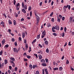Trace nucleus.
Returning <instances> with one entry per match:
<instances>
[{"label":"nucleus","mask_w":74,"mask_h":74,"mask_svg":"<svg viewBox=\"0 0 74 74\" xmlns=\"http://www.w3.org/2000/svg\"><path fill=\"white\" fill-rule=\"evenodd\" d=\"M34 14L36 16V18L37 19L36 20L37 21V23H38V22H39V21H40V17H39V16L37 15V14H38L37 13V12H35L34 13Z\"/></svg>","instance_id":"nucleus-1"},{"label":"nucleus","mask_w":74,"mask_h":74,"mask_svg":"<svg viewBox=\"0 0 74 74\" xmlns=\"http://www.w3.org/2000/svg\"><path fill=\"white\" fill-rule=\"evenodd\" d=\"M42 74H45V71L46 74H49L48 71H47V69H42Z\"/></svg>","instance_id":"nucleus-2"},{"label":"nucleus","mask_w":74,"mask_h":74,"mask_svg":"<svg viewBox=\"0 0 74 74\" xmlns=\"http://www.w3.org/2000/svg\"><path fill=\"white\" fill-rule=\"evenodd\" d=\"M13 50L14 52H16V53H18V49L16 48H14L13 49Z\"/></svg>","instance_id":"nucleus-3"},{"label":"nucleus","mask_w":74,"mask_h":74,"mask_svg":"<svg viewBox=\"0 0 74 74\" xmlns=\"http://www.w3.org/2000/svg\"><path fill=\"white\" fill-rule=\"evenodd\" d=\"M42 34L43 36H45L46 35V31L44 30L43 32H42Z\"/></svg>","instance_id":"nucleus-4"},{"label":"nucleus","mask_w":74,"mask_h":74,"mask_svg":"<svg viewBox=\"0 0 74 74\" xmlns=\"http://www.w3.org/2000/svg\"><path fill=\"white\" fill-rule=\"evenodd\" d=\"M38 53H39L40 54H42L43 53V52L42 51V50H39V51H38Z\"/></svg>","instance_id":"nucleus-5"},{"label":"nucleus","mask_w":74,"mask_h":74,"mask_svg":"<svg viewBox=\"0 0 74 74\" xmlns=\"http://www.w3.org/2000/svg\"><path fill=\"white\" fill-rule=\"evenodd\" d=\"M22 12H23V13H24V14H25L26 13V11H25V9L23 8L21 10Z\"/></svg>","instance_id":"nucleus-6"},{"label":"nucleus","mask_w":74,"mask_h":74,"mask_svg":"<svg viewBox=\"0 0 74 74\" xmlns=\"http://www.w3.org/2000/svg\"><path fill=\"white\" fill-rule=\"evenodd\" d=\"M56 27V29L57 30H59V26L58 25H56L55 26Z\"/></svg>","instance_id":"nucleus-7"},{"label":"nucleus","mask_w":74,"mask_h":74,"mask_svg":"<svg viewBox=\"0 0 74 74\" xmlns=\"http://www.w3.org/2000/svg\"><path fill=\"white\" fill-rule=\"evenodd\" d=\"M38 57L40 60V59H42V56H41V54H39L38 55Z\"/></svg>","instance_id":"nucleus-8"},{"label":"nucleus","mask_w":74,"mask_h":74,"mask_svg":"<svg viewBox=\"0 0 74 74\" xmlns=\"http://www.w3.org/2000/svg\"><path fill=\"white\" fill-rule=\"evenodd\" d=\"M40 61L42 63H45V60L43 59L40 60Z\"/></svg>","instance_id":"nucleus-9"},{"label":"nucleus","mask_w":74,"mask_h":74,"mask_svg":"<svg viewBox=\"0 0 74 74\" xmlns=\"http://www.w3.org/2000/svg\"><path fill=\"white\" fill-rule=\"evenodd\" d=\"M5 42V39H4L2 42V44L4 45Z\"/></svg>","instance_id":"nucleus-10"},{"label":"nucleus","mask_w":74,"mask_h":74,"mask_svg":"<svg viewBox=\"0 0 74 74\" xmlns=\"http://www.w3.org/2000/svg\"><path fill=\"white\" fill-rule=\"evenodd\" d=\"M29 69H30L32 70L33 68V66L31 64H30L29 65Z\"/></svg>","instance_id":"nucleus-11"},{"label":"nucleus","mask_w":74,"mask_h":74,"mask_svg":"<svg viewBox=\"0 0 74 74\" xmlns=\"http://www.w3.org/2000/svg\"><path fill=\"white\" fill-rule=\"evenodd\" d=\"M57 21L58 22H60V18H59V17H58L57 18Z\"/></svg>","instance_id":"nucleus-12"},{"label":"nucleus","mask_w":74,"mask_h":74,"mask_svg":"<svg viewBox=\"0 0 74 74\" xmlns=\"http://www.w3.org/2000/svg\"><path fill=\"white\" fill-rule=\"evenodd\" d=\"M1 24L2 25V26L3 27H4V25H5V23H4V22L3 21H2V22L1 23Z\"/></svg>","instance_id":"nucleus-13"},{"label":"nucleus","mask_w":74,"mask_h":74,"mask_svg":"<svg viewBox=\"0 0 74 74\" xmlns=\"http://www.w3.org/2000/svg\"><path fill=\"white\" fill-rule=\"evenodd\" d=\"M72 19H73V17H70L69 21L70 23H72Z\"/></svg>","instance_id":"nucleus-14"},{"label":"nucleus","mask_w":74,"mask_h":74,"mask_svg":"<svg viewBox=\"0 0 74 74\" xmlns=\"http://www.w3.org/2000/svg\"><path fill=\"white\" fill-rule=\"evenodd\" d=\"M36 41H37V39H35V40H34L32 42V44H34V42H36Z\"/></svg>","instance_id":"nucleus-15"},{"label":"nucleus","mask_w":74,"mask_h":74,"mask_svg":"<svg viewBox=\"0 0 74 74\" xmlns=\"http://www.w3.org/2000/svg\"><path fill=\"white\" fill-rule=\"evenodd\" d=\"M25 33L23 32L22 37H23V38H25Z\"/></svg>","instance_id":"nucleus-16"},{"label":"nucleus","mask_w":74,"mask_h":74,"mask_svg":"<svg viewBox=\"0 0 74 74\" xmlns=\"http://www.w3.org/2000/svg\"><path fill=\"white\" fill-rule=\"evenodd\" d=\"M42 66L45 67L47 66V64L45 63H43L42 64Z\"/></svg>","instance_id":"nucleus-17"},{"label":"nucleus","mask_w":74,"mask_h":74,"mask_svg":"<svg viewBox=\"0 0 74 74\" xmlns=\"http://www.w3.org/2000/svg\"><path fill=\"white\" fill-rule=\"evenodd\" d=\"M45 44L46 45H48V41L46 40L45 42Z\"/></svg>","instance_id":"nucleus-18"},{"label":"nucleus","mask_w":74,"mask_h":74,"mask_svg":"<svg viewBox=\"0 0 74 74\" xmlns=\"http://www.w3.org/2000/svg\"><path fill=\"white\" fill-rule=\"evenodd\" d=\"M5 61V64H7V63H8V62H7V60L5 59L4 60Z\"/></svg>","instance_id":"nucleus-19"},{"label":"nucleus","mask_w":74,"mask_h":74,"mask_svg":"<svg viewBox=\"0 0 74 74\" xmlns=\"http://www.w3.org/2000/svg\"><path fill=\"white\" fill-rule=\"evenodd\" d=\"M23 8H25V10H26L27 9V5H25L24 6V7Z\"/></svg>","instance_id":"nucleus-20"},{"label":"nucleus","mask_w":74,"mask_h":74,"mask_svg":"<svg viewBox=\"0 0 74 74\" xmlns=\"http://www.w3.org/2000/svg\"><path fill=\"white\" fill-rule=\"evenodd\" d=\"M10 59H11V60H12L13 61H15V58H14L11 57L10 58Z\"/></svg>","instance_id":"nucleus-21"},{"label":"nucleus","mask_w":74,"mask_h":74,"mask_svg":"<svg viewBox=\"0 0 74 74\" xmlns=\"http://www.w3.org/2000/svg\"><path fill=\"white\" fill-rule=\"evenodd\" d=\"M9 24H10V25H12V22H11V20H9Z\"/></svg>","instance_id":"nucleus-22"},{"label":"nucleus","mask_w":74,"mask_h":74,"mask_svg":"<svg viewBox=\"0 0 74 74\" xmlns=\"http://www.w3.org/2000/svg\"><path fill=\"white\" fill-rule=\"evenodd\" d=\"M8 47H9V45H6L4 46V48H8Z\"/></svg>","instance_id":"nucleus-23"},{"label":"nucleus","mask_w":74,"mask_h":74,"mask_svg":"<svg viewBox=\"0 0 74 74\" xmlns=\"http://www.w3.org/2000/svg\"><path fill=\"white\" fill-rule=\"evenodd\" d=\"M19 8H20V6H16V10H19Z\"/></svg>","instance_id":"nucleus-24"},{"label":"nucleus","mask_w":74,"mask_h":74,"mask_svg":"<svg viewBox=\"0 0 74 74\" xmlns=\"http://www.w3.org/2000/svg\"><path fill=\"white\" fill-rule=\"evenodd\" d=\"M46 52H47V53H49V49H48V48H47L46 51Z\"/></svg>","instance_id":"nucleus-25"},{"label":"nucleus","mask_w":74,"mask_h":74,"mask_svg":"<svg viewBox=\"0 0 74 74\" xmlns=\"http://www.w3.org/2000/svg\"><path fill=\"white\" fill-rule=\"evenodd\" d=\"M10 62L11 63H12V64H14V61H13L12 60H10Z\"/></svg>","instance_id":"nucleus-26"},{"label":"nucleus","mask_w":74,"mask_h":74,"mask_svg":"<svg viewBox=\"0 0 74 74\" xmlns=\"http://www.w3.org/2000/svg\"><path fill=\"white\" fill-rule=\"evenodd\" d=\"M17 70H18V68L17 67H15L14 69V71H17Z\"/></svg>","instance_id":"nucleus-27"},{"label":"nucleus","mask_w":74,"mask_h":74,"mask_svg":"<svg viewBox=\"0 0 74 74\" xmlns=\"http://www.w3.org/2000/svg\"><path fill=\"white\" fill-rule=\"evenodd\" d=\"M14 25H15L16 23V21L15 20H14L13 21Z\"/></svg>","instance_id":"nucleus-28"},{"label":"nucleus","mask_w":74,"mask_h":74,"mask_svg":"<svg viewBox=\"0 0 74 74\" xmlns=\"http://www.w3.org/2000/svg\"><path fill=\"white\" fill-rule=\"evenodd\" d=\"M40 34H39L37 36V39H39L40 38Z\"/></svg>","instance_id":"nucleus-29"},{"label":"nucleus","mask_w":74,"mask_h":74,"mask_svg":"<svg viewBox=\"0 0 74 74\" xmlns=\"http://www.w3.org/2000/svg\"><path fill=\"white\" fill-rule=\"evenodd\" d=\"M59 16L60 19H62V17H63V16L61 15V14L59 15Z\"/></svg>","instance_id":"nucleus-30"},{"label":"nucleus","mask_w":74,"mask_h":74,"mask_svg":"<svg viewBox=\"0 0 74 74\" xmlns=\"http://www.w3.org/2000/svg\"><path fill=\"white\" fill-rule=\"evenodd\" d=\"M53 69L54 70L56 71V70H58L59 69L58 68H53Z\"/></svg>","instance_id":"nucleus-31"},{"label":"nucleus","mask_w":74,"mask_h":74,"mask_svg":"<svg viewBox=\"0 0 74 74\" xmlns=\"http://www.w3.org/2000/svg\"><path fill=\"white\" fill-rule=\"evenodd\" d=\"M27 58H28V59H30V58L32 57H31V56H29V55H27Z\"/></svg>","instance_id":"nucleus-32"},{"label":"nucleus","mask_w":74,"mask_h":74,"mask_svg":"<svg viewBox=\"0 0 74 74\" xmlns=\"http://www.w3.org/2000/svg\"><path fill=\"white\" fill-rule=\"evenodd\" d=\"M59 70H60V71H62V70H63V68L61 67H59Z\"/></svg>","instance_id":"nucleus-33"},{"label":"nucleus","mask_w":74,"mask_h":74,"mask_svg":"<svg viewBox=\"0 0 74 74\" xmlns=\"http://www.w3.org/2000/svg\"><path fill=\"white\" fill-rule=\"evenodd\" d=\"M69 60H66V64H69Z\"/></svg>","instance_id":"nucleus-34"},{"label":"nucleus","mask_w":74,"mask_h":74,"mask_svg":"<svg viewBox=\"0 0 74 74\" xmlns=\"http://www.w3.org/2000/svg\"><path fill=\"white\" fill-rule=\"evenodd\" d=\"M22 6L23 8L25 7V5H24V3L23 2H22Z\"/></svg>","instance_id":"nucleus-35"},{"label":"nucleus","mask_w":74,"mask_h":74,"mask_svg":"<svg viewBox=\"0 0 74 74\" xmlns=\"http://www.w3.org/2000/svg\"><path fill=\"white\" fill-rule=\"evenodd\" d=\"M67 30V28H66V27H65L64 28V31L65 33H66V30Z\"/></svg>","instance_id":"nucleus-36"},{"label":"nucleus","mask_w":74,"mask_h":74,"mask_svg":"<svg viewBox=\"0 0 74 74\" xmlns=\"http://www.w3.org/2000/svg\"><path fill=\"white\" fill-rule=\"evenodd\" d=\"M14 44L15 46H17V45H18V44H17V42H15Z\"/></svg>","instance_id":"nucleus-37"},{"label":"nucleus","mask_w":74,"mask_h":74,"mask_svg":"<svg viewBox=\"0 0 74 74\" xmlns=\"http://www.w3.org/2000/svg\"><path fill=\"white\" fill-rule=\"evenodd\" d=\"M53 12H52L50 14V16H52L53 15Z\"/></svg>","instance_id":"nucleus-38"},{"label":"nucleus","mask_w":74,"mask_h":74,"mask_svg":"<svg viewBox=\"0 0 74 74\" xmlns=\"http://www.w3.org/2000/svg\"><path fill=\"white\" fill-rule=\"evenodd\" d=\"M38 46L40 48H42V45H41L40 44H39Z\"/></svg>","instance_id":"nucleus-39"},{"label":"nucleus","mask_w":74,"mask_h":74,"mask_svg":"<svg viewBox=\"0 0 74 74\" xmlns=\"http://www.w3.org/2000/svg\"><path fill=\"white\" fill-rule=\"evenodd\" d=\"M34 55L36 56V58H38V56H37V54H34Z\"/></svg>","instance_id":"nucleus-40"},{"label":"nucleus","mask_w":74,"mask_h":74,"mask_svg":"<svg viewBox=\"0 0 74 74\" xmlns=\"http://www.w3.org/2000/svg\"><path fill=\"white\" fill-rule=\"evenodd\" d=\"M55 29H56V28L55 27V26L54 27V26H53L52 27V30H55Z\"/></svg>","instance_id":"nucleus-41"},{"label":"nucleus","mask_w":74,"mask_h":74,"mask_svg":"<svg viewBox=\"0 0 74 74\" xmlns=\"http://www.w3.org/2000/svg\"><path fill=\"white\" fill-rule=\"evenodd\" d=\"M16 7H20V4H19V3H18Z\"/></svg>","instance_id":"nucleus-42"},{"label":"nucleus","mask_w":74,"mask_h":74,"mask_svg":"<svg viewBox=\"0 0 74 74\" xmlns=\"http://www.w3.org/2000/svg\"><path fill=\"white\" fill-rule=\"evenodd\" d=\"M51 26V24H50V23H47V26L48 27H49Z\"/></svg>","instance_id":"nucleus-43"},{"label":"nucleus","mask_w":74,"mask_h":74,"mask_svg":"<svg viewBox=\"0 0 74 74\" xmlns=\"http://www.w3.org/2000/svg\"><path fill=\"white\" fill-rule=\"evenodd\" d=\"M53 35H54V36H58V35L57 34H56L55 33H53Z\"/></svg>","instance_id":"nucleus-44"},{"label":"nucleus","mask_w":74,"mask_h":74,"mask_svg":"<svg viewBox=\"0 0 74 74\" xmlns=\"http://www.w3.org/2000/svg\"><path fill=\"white\" fill-rule=\"evenodd\" d=\"M45 60L46 61V62L48 63V60L47 58L45 59Z\"/></svg>","instance_id":"nucleus-45"},{"label":"nucleus","mask_w":74,"mask_h":74,"mask_svg":"<svg viewBox=\"0 0 74 74\" xmlns=\"http://www.w3.org/2000/svg\"><path fill=\"white\" fill-rule=\"evenodd\" d=\"M2 54H3V51L1 50L0 52V55H2Z\"/></svg>","instance_id":"nucleus-46"},{"label":"nucleus","mask_w":74,"mask_h":74,"mask_svg":"<svg viewBox=\"0 0 74 74\" xmlns=\"http://www.w3.org/2000/svg\"><path fill=\"white\" fill-rule=\"evenodd\" d=\"M27 60H28L27 59H26V58L24 59V62H27Z\"/></svg>","instance_id":"nucleus-47"},{"label":"nucleus","mask_w":74,"mask_h":74,"mask_svg":"<svg viewBox=\"0 0 74 74\" xmlns=\"http://www.w3.org/2000/svg\"><path fill=\"white\" fill-rule=\"evenodd\" d=\"M3 15V16H5V18H7V16H6V14H5V13H4Z\"/></svg>","instance_id":"nucleus-48"},{"label":"nucleus","mask_w":74,"mask_h":74,"mask_svg":"<svg viewBox=\"0 0 74 74\" xmlns=\"http://www.w3.org/2000/svg\"><path fill=\"white\" fill-rule=\"evenodd\" d=\"M68 7H69V5H67V6H64V8H67Z\"/></svg>","instance_id":"nucleus-49"},{"label":"nucleus","mask_w":74,"mask_h":74,"mask_svg":"<svg viewBox=\"0 0 74 74\" xmlns=\"http://www.w3.org/2000/svg\"><path fill=\"white\" fill-rule=\"evenodd\" d=\"M30 16L31 17L32 15V11H30Z\"/></svg>","instance_id":"nucleus-50"},{"label":"nucleus","mask_w":74,"mask_h":74,"mask_svg":"<svg viewBox=\"0 0 74 74\" xmlns=\"http://www.w3.org/2000/svg\"><path fill=\"white\" fill-rule=\"evenodd\" d=\"M12 41H13V42H14V41H15V39L13 38H12Z\"/></svg>","instance_id":"nucleus-51"},{"label":"nucleus","mask_w":74,"mask_h":74,"mask_svg":"<svg viewBox=\"0 0 74 74\" xmlns=\"http://www.w3.org/2000/svg\"><path fill=\"white\" fill-rule=\"evenodd\" d=\"M25 48H26V49L27 50V49L28 48V46L27 45H26Z\"/></svg>","instance_id":"nucleus-52"},{"label":"nucleus","mask_w":74,"mask_h":74,"mask_svg":"<svg viewBox=\"0 0 74 74\" xmlns=\"http://www.w3.org/2000/svg\"><path fill=\"white\" fill-rule=\"evenodd\" d=\"M63 10H64V12H66V8H63Z\"/></svg>","instance_id":"nucleus-53"},{"label":"nucleus","mask_w":74,"mask_h":74,"mask_svg":"<svg viewBox=\"0 0 74 74\" xmlns=\"http://www.w3.org/2000/svg\"><path fill=\"white\" fill-rule=\"evenodd\" d=\"M31 8H32V7H31V6H29V11H30L31 10Z\"/></svg>","instance_id":"nucleus-54"},{"label":"nucleus","mask_w":74,"mask_h":74,"mask_svg":"<svg viewBox=\"0 0 74 74\" xmlns=\"http://www.w3.org/2000/svg\"><path fill=\"white\" fill-rule=\"evenodd\" d=\"M65 34L64 33V32H63V34H62V37H64Z\"/></svg>","instance_id":"nucleus-55"},{"label":"nucleus","mask_w":74,"mask_h":74,"mask_svg":"<svg viewBox=\"0 0 74 74\" xmlns=\"http://www.w3.org/2000/svg\"><path fill=\"white\" fill-rule=\"evenodd\" d=\"M14 5H15V4L16 3V1H15V0H14Z\"/></svg>","instance_id":"nucleus-56"},{"label":"nucleus","mask_w":74,"mask_h":74,"mask_svg":"<svg viewBox=\"0 0 74 74\" xmlns=\"http://www.w3.org/2000/svg\"><path fill=\"white\" fill-rule=\"evenodd\" d=\"M18 39L19 41H22V38H21V37H19L18 38Z\"/></svg>","instance_id":"nucleus-57"},{"label":"nucleus","mask_w":74,"mask_h":74,"mask_svg":"<svg viewBox=\"0 0 74 74\" xmlns=\"http://www.w3.org/2000/svg\"><path fill=\"white\" fill-rule=\"evenodd\" d=\"M27 42V41H26V39H25L24 41V43H25V44H26V43Z\"/></svg>","instance_id":"nucleus-58"},{"label":"nucleus","mask_w":74,"mask_h":74,"mask_svg":"<svg viewBox=\"0 0 74 74\" xmlns=\"http://www.w3.org/2000/svg\"><path fill=\"white\" fill-rule=\"evenodd\" d=\"M37 66L36 65H33V69H34L35 68V67H36Z\"/></svg>","instance_id":"nucleus-59"},{"label":"nucleus","mask_w":74,"mask_h":74,"mask_svg":"<svg viewBox=\"0 0 74 74\" xmlns=\"http://www.w3.org/2000/svg\"><path fill=\"white\" fill-rule=\"evenodd\" d=\"M64 19H65V17H63L62 18V20L63 21H64Z\"/></svg>","instance_id":"nucleus-60"},{"label":"nucleus","mask_w":74,"mask_h":74,"mask_svg":"<svg viewBox=\"0 0 74 74\" xmlns=\"http://www.w3.org/2000/svg\"><path fill=\"white\" fill-rule=\"evenodd\" d=\"M24 20H25V19H24V18H22L21 19V22H22V21H24Z\"/></svg>","instance_id":"nucleus-61"},{"label":"nucleus","mask_w":74,"mask_h":74,"mask_svg":"<svg viewBox=\"0 0 74 74\" xmlns=\"http://www.w3.org/2000/svg\"><path fill=\"white\" fill-rule=\"evenodd\" d=\"M8 74H10V73H11V71H10V70H9L8 71Z\"/></svg>","instance_id":"nucleus-62"},{"label":"nucleus","mask_w":74,"mask_h":74,"mask_svg":"<svg viewBox=\"0 0 74 74\" xmlns=\"http://www.w3.org/2000/svg\"><path fill=\"white\" fill-rule=\"evenodd\" d=\"M9 68L10 70H11V69H12V66H9Z\"/></svg>","instance_id":"nucleus-63"},{"label":"nucleus","mask_w":74,"mask_h":74,"mask_svg":"<svg viewBox=\"0 0 74 74\" xmlns=\"http://www.w3.org/2000/svg\"><path fill=\"white\" fill-rule=\"evenodd\" d=\"M36 74H39V71H37L36 72Z\"/></svg>","instance_id":"nucleus-64"}]
</instances>
